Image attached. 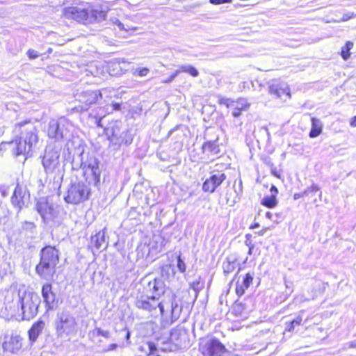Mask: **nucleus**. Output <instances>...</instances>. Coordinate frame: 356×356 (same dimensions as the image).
<instances>
[{
  "label": "nucleus",
  "instance_id": "nucleus-4",
  "mask_svg": "<svg viewBox=\"0 0 356 356\" xmlns=\"http://www.w3.org/2000/svg\"><path fill=\"white\" fill-rule=\"evenodd\" d=\"M40 260L35 267L37 274L42 279L49 280L56 273L59 262V251L53 246L47 245L40 250Z\"/></svg>",
  "mask_w": 356,
  "mask_h": 356
},
{
  "label": "nucleus",
  "instance_id": "nucleus-40",
  "mask_svg": "<svg viewBox=\"0 0 356 356\" xmlns=\"http://www.w3.org/2000/svg\"><path fill=\"white\" fill-rule=\"evenodd\" d=\"M320 190L319 187L317 185L313 184L310 188L306 189L303 194L308 195L309 193H316Z\"/></svg>",
  "mask_w": 356,
  "mask_h": 356
},
{
  "label": "nucleus",
  "instance_id": "nucleus-62",
  "mask_svg": "<svg viewBox=\"0 0 356 356\" xmlns=\"http://www.w3.org/2000/svg\"><path fill=\"white\" fill-rule=\"evenodd\" d=\"M265 231H266L265 229H263V230L260 231V232H259V235H261V236L264 235V233H265Z\"/></svg>",
  "mask_w": 356,
  "mask_h": 356
},
{
  "label": "nucleus",
  "instance_id": "nucleus-24",
  "mask_svg": "<svg viewBox=\"0 0 356 356\" xmlns=\"http://www.w3.org/2000/svg\"><path fill=\"white\" fill-rule=\"evenodd\" d=\"M202 150L204 153L216 155L220 152L219 146L218 145V138L214 140H209L202 145Z\"/></svg>",
  "mask_w": 356,
  "mask_h": 356
},
{
  "label": "nucleus",
  "instance_id": "nucleus-31",
  "mask_svg": "<svg viewBox=\"0 0 356 356\" xmlns=\"http://www.w3.org/2000/svg\"><path fill=\"white\" fill-rule=\"evenodd\" d=\"M218 102L220 104L225 105L227 108L234 106V100L229 99V98L222 97L218 98Z\"/></svg>",
  "mask_w": 356,
  "mask_h": 356
},
{
  "label": "nucleus",
  "instance_id": "nucleus-32",
  "mask_svg": "<svg viewBox=\"0 0 356 356\" xmlns=\"http://www.w3.org/2000/svg\"><path fill=\"white\" fill-rule=\"evenodd\" d=\"M177 267L180 273H185L186 269V266L184 261L181 259L180 255L177 257Z\"/></svg>",
  "mask_w": 356,
  "mask_h": 356
},
{
  "label": "nucleus",
  "instance_id": "nucleus-14",
  "mask_svg": "<svg viewBox=\"0 0 356 356\" xmlns=\"http://www.w3.org/2000/svg\"><path fill=\"white\" fill-rule=\"evenodd\" d=\"M68 122L65 119L51 120L49 124L48 136L57 140L68 136Z\"/></svg>",
  "mask_w": 356,
  "mask_h": 356
},
{
  "label": "nucleus",
  "instance_id": "nucleus-54",
  "mask_svg": "<svg viewBox=\"0 0 356 356\" xmlns=\"http://www.w3.org/2000/svg\"><path fill=\"white\" fill-rule=\"evenodd\" d=\"M348 348H356V341H351L347 344Z\"/></svg>",
  "mask_w": 356,
  "mask_h": 356
},
{
  "label": "nucleus",
  "instance_id": "nucleus-21",
  "mask_svg": "<svg viewBox=\"0 0 356 356\" xmlns=\"http://www.w3.org/2000/svg\"><path fill=\"white\" fill-rule=\"evenodd\" d=\"M181 72L187 73L193 77H197L199 76V71L194 66L190 64H183L179 65L178 69L176 70L168 79L162 80V82L170 83Z\"/></svg>",
  "mask_w": 356,
  "mask_h": 356
},
{
  "label": "nucleus",
  "instance_id": "nucleus-41",
  "mask_svg": "<svg viewBox=\"0 0 356 356\" xmlns=\"http://www.w3.org/2000/svg\"><path fill=\"white\" fill-rule=\"evenodd\" d=\"M112 23L118 26L120 30H126L124 24L117 18L114 17L111 19Z\"/></svg>",
  "mask_w": 356,
  "mask_h": 356
},
{
  "label": "nucleus",
  "instance_id": "nucleus-13",
  "mask_svg": "<svg viewBox=\"0 0 356 356\" xmlns=\"http://www.w3.org/2000/svg\"><path fill=\"white\" fill-rule=\"evenodd\" d=\"M199 356H234L218 340L213 339L200 348Z\"/></svg>",
  "mask_w": 356,
  "mask_h": 356
},
{
  "label": "nucleus",
  "instance_id": "nucleus-15",
  "mask_svg": "<svg viewBox=\"0 0 356 356\" xmlns=\"http://www.w3.org/2000/svg\"><path fill=\"white\" fill-rule=\"evenodd\" d=\"M226 178V175L221 172L211 173L210 177L206 179L202 184V191L206 193H214L216 189L222 184Z\"/></svg>",
  "mask_w": 356,
  "mask_h": 356
},
{
  "label": "nucleus",
  "instance_id": "nucleus-50",
  "mask_svg": "<svg viewBox=\"0 0 356 356\" xmlns=\"http://www.w3.org/2000/svg\"><path fill=\"white\" fill-rule=\"evenodd\" d=\"M270 172H271V174L277 177V178H280V175L278 173L277 170V168L274 165L273 166L272 168H270Z\"/></svg>",
  "mask_w": 356,
  "mask_h": 356
},
{
  "label": "nucleus",
  "instance_id": "nucleus-43",
  "mask_svg": "<svg viewBox=\"0 0 356 356\" xmlns=\"http://www.w3.org/2000/svg\"><path fill=\"white\" fill-rule=\"evenodd\" d=\"M303 313V311H301L299 314V315L294 319L291 321V323L295 325V326H298L301 324V322L302 321V317L301 316V314Z\"/></svg>",
  "mask_w": 356,
  "mask_h": 356
},
{
  "label": "nucleus",
  "instance_id": "nucleus-6",
  "mask_svg": "<svg viewBox=\"0 0 356 356\" xmlns=\"http://www.w3.org/2000/svg\"><path fill=\"white\" fill-rule=\"evenodd\" d=\"M63 15L67 19H72L78 22L87 24L103 21L106 13L104 10L90 7L87 8L69 7L64 9Z\"/></svg>",
  "mask_w": 356,
  "mask_h": 356
},
{
  "label": "nucleus",
  "instance_id": "nucleus-16",
  "mask_svg": "<svg viewBox=\"0 0 356 356\" xmlns=\"http://www.w3.org/2000/svg\"><path fill=\"white\" fill-rule=\"evenodd\" d=\"M86 75L88 76L90 74L95 80L94 83H99L104 79L106 75V71L105 70L104 66L102 63L98 61H92L90 63L85 70Z\"/></svg>",
  "mask_w": 356,
  "mask_h": 356
},
{
  "label": "nucleus",
  "instance_id": "nucleus-8",
  "mask_svg": "<svg viewBox=\"0 0 356 356\" xmlns=\"http://www.w3.org/2000/svg\"><path fill=\"white\" fill-rule=\"evenodd\" d=\"M158 312L165 318L166 325H171L180 316L182 306L178 303L174 295L169 296L168 300L159 301Z\"/></svg>",
  "mask_w": 356,
  "mask_h": 356
},
{
  "label": "nucleus",
  "instance_id": "nucleus-1",
  "mask_svg": "<svg viewBox=\"0 0 356 356\" xmlns=\"http://www.w3.org/2000/svg\"><path fill=\"white\" fill-rule=\"evenodd\" d=\"M14 132L19 134L22 142H25V145L20 143H10L12 151L16 156L26 155L31 156L38 142V137L36 133L35 127L30 120H25L19 122L15 125Z\"/></svg>",
  "mask_w": 356,
  "mask_h": 356
},
{
  "label": "nucleus",
  "instance_id": "nucleus-5",
  "mask_svg": "<svg viewBox=\"0 0 356 356\" xmlns=\"http://www.w3.org/2000/svg\"><path fill=\"white\" fill-rule=\"evenodd\" d=\"M40 303V298L35 292L21 289L18 291L17 305L21 312L22 320L33 318L38 312Z\"/></svg>",
  "mask_w": 356,
  "mask_h": 356
},
{
  "label": "nucleus",
  "instance_id": "nucleus-10",
  "mask_svg": "<svg viewBox=\"0 0 356 356\" xmlns=\"http://www.w3.org/2000/svg\"><path fill=\"white\" fill-rule=\"evenodd\" d=\"M42 166L47 174H57L60 172V150L49 146L44 151L42 160Z\"/></svg>",
  "mask_w": 356,
  "mask_h": 356
},
{
  "label": "nucleus",
  "instance_id": "nucleus-11",
  "mask_svg": "<svg viewBox=\"0 0 356 356\" xmlns=\"http://www.w3.org/2000/svg\"><path fill=\"white\" fill-rule=\"evenodd\" d=\"M83 182L72 184L68 188L67 195L65 200L67 203L76 204L88 199L90 188Z\"/></svg>",
  "mask_w": 356,
  "mask_h": 356
},
{
  "label": "nucleus",
  "instance_id": "nucleus-39",
  "mask_svg": "<svg viewBox=\"0 0 356 356\" xmlns=\"http://www.w3.org/2000/svg\"><path fill=\"white\" fill-rule=\"evenodd\" d=\"M26 54L30 59H35L40 55V53L32 49H29Z\"/></svg>",
  "mask_w": 356,
  "mask_h": 356
},
{
  "label": "nucleus",
  "instance_id": "nucleus-48",
  "mask_svg": "<svg viewBox=\"0 0 356 356\" xmlns=\"http://www.w3.org/2000/svg\"><path fill=\"white\" fill-rule=\"evenodd\" d=\"M270 195H273L276 197V196L278 193V190H277V187L274 185H272L270 187Z\"/></svg>",
  "mask_w": 356,
  "mask_h": 356
},
{
  "label": "nucleus",
  "instance_id": "nucleus-38",
  "mask_svg": "<svg viewBox=\"0 0 356 356\" xmlns=\"http://www.w3.org/2000/svg\"><path fill=\"white\" fill-rule=\"evenodd\" d=\"M248 288H245V286L241 283H236V293L238 296H241L244 294L245 289Z\"/></svg>",
  "mask_w": 356,
  "mask_h": 356
},
{
  "label": "nucleus",
  "instance_id": "nucleus-17",
  "mask_svg": "<svg viewBox=\"0 0 356 356\" xmlns=\"http://www.w3.org/2000/svg\"><path fill=\"white\" fill-rule=\"evenodd\" d=\"M77 99L85 106H82V110H88V107L95 104L99 97H102L100 90H82L79 94H77Z\"/></svg>",
  "mask_w": 356,
  "mask_h": 356
},
{
  "label": "nucleus",
  "instance_id": "nucleus-53",
  "mask_svg": "<svg viewBox=\"0 0 356 356\" xmlns=\"http://www.w3.org/2000/svg\"><path fill=\"white\" fill-rule=\"evenodd\" d=\"M113 109L115 111H119L121 108V106L119 103H115L113 104Z\"/></svg>",
  "mask_w": 356,
  "mask_h": 356
},
{
  "label": "nucleus",
  "instance_id": "nucleus-33",
  "mask_svg": "<svg viewBox=\"0 0 356 356\" xmlns=\"http://www.w3.org/2000/svg\"><path fill=\"white\" fill-rule=\"evenodd\" d=\"M93 335L102 336L105 338L110 337V333L107 330H102L101 328L97 327L92 331Z\"/></svg>",
  "mask_w": 356,
  "mask_h": 356
},
{
  "label": "nucleus",
  "instance_id": "nucleus-30",
  "mask_svg": "<svg viewBox=\"0 0 356 356\" xmlns=\"http://www.w3.org/2000/svg\"><path fill=\"white\" fill-rule=\"evenodd\" d=\"M353 47V43L348 41L345 46L341 48V56L344 60H347L350 57V50Z\"/></svg>",
  "mask_w": 356,
  "mask_h": 356
},
{
  "label": "nucleus",
  "instance_id": "nucleus-37",
  "mask_svg": "<svg viewBox=\"0 0 356 356\" xmlns=\"http://www.w3.org/2000/svg\"><path fill=\"white\" fill-rule=\"evenodd\" d=\"M252 280L253 276L250 273H247L243 280L242 284L245 286V288H248L250 284L252 282Z\"/></svg>",
  "mask_w": 356,
  "mask_h": 356
},
{
  "label": "nucleus",
  "instance_id": "nucleus-19",
  "mask_svg": "<svg viewBox=\"0 0 356 356\" xmlns=\"http://www.w3.org/2000/svg\"><path fill=\"white\" fill-rule=\"evenodd\" d=\"M29 196L26 195V191L19 185L15 187L13 195L11 197L13 205L21 211L24 207L27 206Z\"/></svg>",
  "mask_w": 356,
  "mask_h": 356
},
{
  "label": "nucleus",
  "instance_id": "nucleus-61",
  "mask_svg": "<svg viewBox=\"0 0 356 356\" xmlns=\"http://www.w3.org/2000/svg\"><path fill=\"white\" fill-rule=\"evenodd\" d=\"M116 344H111L110 350H113L116 348Z\"/></svg>",
  "mask_w": 356,
  "mask_h": 356
},
{
  "label": "nucleus",
  "instance_id": "nucleus-18",
  "mask_svg": "<svg viewBox=\"0 0 356 356\" xmlns=\"http://www.w3.org/2000/svg\"><path fill=\"white\" fill-rule=\"evenodd\" d=\"M124 129L120 121L111 122L108 127L104 128V132L110 143L113 145L118 143V138L120 136Z\"/></svg>",
  "mask_w": 356,
  "mask_h": 356
},
{
  "label": "nucleus",
  "instance_id": "nucleus-57",
  "mask_svg": "<svg viewBox=\"0 0 356 356\" xmlns=\"http://www.w3.org/2000/svg\"><path fill=\"white\" fill-rule=\"evenodd\" d=\"M11 143H20L22 145H25V142H22V138L19 137L18 139H16L15 141H12Z\"/></svg>",
  "mask_w": 356,
  "mask_h": 356
},
{
  "label": "nucleus",
  "instance_id": "nucleus-36",
  "mask_svg": "<svg viewBox=\"0 0 356 356\" xmlns=\"http://www.w3.org/2000/svg\"><path fill=\"white\" fill-rule=\"evenodd\" d=\"M149 70L147 67L136 69L134 72L135 76H145L149 73Z\"/></svg>",
  "mask_w": 356,
  "mask_h": 356
},
{
  "label": "nucleus",
  "instance_id": "nucleus-7",
  "mask_svg": "<svg viewBox=\"0 0 356 356\" xmlns=\"http://www.w3.org/2000/svg\"><path fill=\"white\" fill-rule=\"evenodd\" d=\"M54 324L56 334L60 338L75 334L77 332L78 323L76 319L67 309H63L56 314Z\"/></svg>",
  "mask_w": 356,
  "mask_h": 356
},
{
  "label": "nucleus",
  "instance_id": "nucleus-56",
  "mask_svg": "<svg viewBox=\"0 0 356 356\" xmlns=\"http://www.w3.org/2000/svg\"><path fill=\"white\" fill-rule=\"evenodd\" d=\"M246 244H247V245H248V246H249V251H248V254H252V249H253V248H254V247H253V245H251V244H250V243H246Z\"/></svg>",
  "mask_w": 356,
  "mask_h": 356
},
{
  "label": "nucleus",
  "instance_id": "nucleus-27",
  "mask_svg": "<svg viewBox=\"0 0 356 356\" xmlns=\"http://www.w3.org/2000/svg\"><path fill=\"white\" fill-rule=\"evenodd\" d=\"M322 123L320 120L312 118V129L309 132L311 138H316L320 135L322 131Z\"/></svg>",
  "mask_w": 356,
  "mask_h": 356
},
{
  "label": "nucleus",
  "instance_id": "nucleus-55",
  "mask_svg": "<svg viewBox=\"0 0 356 356\" xmlns=\"http://www.w3.org/2000/svg\"><path fill=\"white\" fill-rule=\"evenodd\" d=\"M305 194H303V193H296V194L294 195V197H294V199H295V200H297V199H298V198H300V197H303V196H305Z\"/></svg>",
  "mask_w": 356,
  "mask_h": 356
},
{
  "label": "nucleus",
  "instance_id": "nucleus-58",
  "mask_svg": "<svg viewBox=\"0 0 356 356\" xmlns=\"http://www.w3.org/2000/svg\"><path fill=\"white\" fill-rule=\"evenodd\" d=\"M266 217L267 218L271 219V218H272V213H271L270 212H269V211L266 212Z\"/></svg>",
  "mask_w": 356,
  "mask_h": 356
},
{
  "label": "nucleus",
  "instance_id": "nucleus-12",
  "mask_svg": "<svg viewBox=\"0 0 356 356\" xmlns=\"http://www.w3.org/2000/svg\"><path fill=\"white\" fill-rule=\"evenodd\" d=\"M24 339L17 330H12L5 334L2 348L3 351L11 354H17L23 346Z\"/></svg>",
  "mask_w": 356,
  "mask_h": 356
},
{
  "label": "nucleus",
  "instance_id": "nucleus-45",
  "mask_svg": "<svg viewBox=\"0 0 356 356\" xmlns=\"http://www.w3.org/2000/svg\"><path fill=\"white\" fill-rule=\"evenodd\" d=\"M232 0H209V2L213 5H219L226 3H231Z\"/></svg>",
  "mask_w": 356,
  "mask_h": 356
},
{
  "label": "nucleus",
  "instance_id": "nucleus-49",
  "mask_svg": "<svg viewBox=\"0 0 356 356\" xmlns=\"http://www.w3.org/2000/svg\"><path fill=\"white\" fill-rule=\"evenodd\" d=\"M243 89L248 88L249 89L250 87H254L253 82L250 81H244L243 83Z\"/></svg>",
  "mask_w": 356,
  "mask_h": 356
},
{
  "label": "nucleus",
  "instance_id": "nucleus-52",
  "mask_svg": "<svg viewBox=\"0 0 356 356\" xmlns=\"http://www.w3.org/2000/svg\"><path fill=\"white\" fill-rule=\"evenodd\" d=\"M295 325L291 322L289 325L287 326V328L286 330L289 332H292L293 331L294 328H295Z\"/></svg>",
  "mask_w": 356,
  "mask_h": 356
},
{
  "label": "nucleus",
  "instance_id": "nucleus-29",
  "mask_svg": "<svg viewBox=\"0 0 356 356\" xmlns=\"http://www.w3.org/2000/svg\"><path fill=\"white\" fill-rule=\"evenodd\" d=\"M261 203L268 208H274L277 204V200L273 195L266 196L261 200Z\"/></svg>",
  "mask_w": 356,
  "mask_h": 356
},
{
  "label": "nucleus",
  "instance_id": "nucleus-60",
  "mask_svg": "<svg viewBox=\"0 0 356 356\" xmlns=\"http://www.w3.org/2000/svg\"><path fill=\"white\" fill-rule=\"evenodd\" d=\"M101 121H102V118H99V119L98 120L97 122V127H103V126H102V123H101Z\"/></svg>",
  "mask_w": 356,
  "mask_h": 356
},
{
  "label": "nucleus",
  "instance_id": "nucleus-35",
  "mask_svg": "<svg viewBox=\"0 0 356 356\" xmlns=\"http://www.w3.org/2000/svg\"><path fill=\"white\" fill-rule=\"evenodd\" d=\"M249 104L245 99H239L236 102L234 101V106H236L241 110L245 109Z\"/></svg>",
  "mask_w": 356,
  "mask_h": 356
},
{
  "label": "nucleus",
  "instance_id": "nucleus-46",
  "mask_svg": "<svg viewBox=\"0 0 356 356\" xmlns=\"http://www.w3.org/2000/svg\"><path fill=\"white\" fill-rule=\"evenodd\" d=\"M263 162L270 168L274 166L273 163L270 157L266 156L263 159Z\"/></svg>",
  "mask_w": 356,
  "mask_h": 356
},
{
  "label": "nucleus",
  "instance_id": "nucleus-25",
  "mask_svg": "<svg viewBox=\"0 0 356 356\" xmlns=\"http://www.w3.org/2000/svg\"><path fill=\"white\" fill-rule=\"evenodd\" d=\"M117 141L118 143H115L113 145L120 146L122 144L126 145H130L133 141V135L131 134V131L127 129H124L118 138Z\"/></svg>",
  "mask_w": 356,
  "mask_h": 356
},
{
  "label": "nucleus",
  "instance_id": "nucleus-44",
  "mask_svg": "<svg viewBox=\"0 0 356 356\" xmlns=\"http://www.w3.org/2000/svg\"><path fill=\"white\" fill-rule=\"evenodd\" d=\"M22 227L24 229L32 230V229H33L35 227V225L32 222L26 221V222H24Z\"/></svg>",
  "mask_w": 356,
  "mask_h": 356
},
{
  "label": "nucleus",
  "instance_id": "nucleus-28",
  "mask_svg": "<svg viewBox=\"0 0 356 356\" xmlns=\"http://www.w3.org/2000/svg\"><path fill=\"white\" fill-rule=\"evenodd\" d=\"M269 92L272 97L280 98L283 102H286L291 98L289 90H269Z\"/></svg>",
  "mask_w": 356,
  "mask_h": 356
},
{
  "label": "nucleus",
  "instance_id": "nucleus-63",
  "mask_svg": "<svg viewBox=\"0 0 356 356\" xmlns=\"http://www.w3.org/2000/svg\"><path fill=\"white\" fill-rule=\"evenodd\" d=\"M259 226V223H255L254 225L252 226V228H256Z\"/></svg>",
  "mask_w": 356,
  "mask_h": 356
},
{
  "label": "nucleus",
  "instance_id": "nucleus-42",
  "mask_svg": "<svg viewBox=\"0 0 356 356\" xmlns=\"http://www.w3.org/2000/svg\"><path fill=\"white\" fill-rule=\"evenodd\" d=\"M356 17V13H344L343 15V17L341 19V22H346V21H348V19L353 18V17Z\"/></svg>",
  "mask_w": 356,
  "mask_h": 356
},
{
  "label": "nucleus",
  "instance_id": "nucleus-3",
  "mask_svg": "<svg viewBox=\"0 0 356 356\" xmlns=\"http://www.w3.org/2000/svg\"><path fill=\"white\" fill-rule=\"evenodd\" d=\"M83 151L74 156L72 161V168L74 170H83V174L88 184L97 186L100 181L102 169L99 161L92 155L87 154L84 160Z\"/></svg>",
  "mask_w": 356,
  "mask_h": 356
},
{
  "label": "nucleus",
  "instance_id": "nucleus-22",
  "mask_svg": "<svg viewBox=\"0 0 356 356\" xmlns=\"http://www.w3.org/2000/svg\"><path fill=\"white\" fill-rule=\"evenodd\" d=\"M44 327L45 323L42 320H38L32 325L28 332L29 339L31 343H33L37 341L38 337L42 334L44 329Z\"/></svg>",
  "mask_w": 356,
  "mask_h": 356
},
{
  "label": "nucleus",
  "instance_id": "nucleus-34",
  "mask_svg": "<svg viewBox=\"0 0 356 356\" xmlns=\"http://www.w3.org/2000/svg\"><path fill=\"white\" fill-rule=\"evenodd\" d=\"M245 307L242 303L236 302L233 307V312L237 316L241 315Z\"/></svg>",
  "mask_w": 356,
  "mask_h": 356
},
{
  "label": "nucleus",
  "instance_id": "nucleus-47",
  "mask_svg": "<svg viewBox=\"0 0 356 356\" xmlns=\"http://www.w3.org/2000/svg\"><path fill=\"white\" fill-rule=\"evenodd\" d=\"M234 108V111L232 112V115L235 118H238L241 114V109L236 106H232Z\"/></svg>",
  "mask_w": 356,
  "mask_h": 356
},
{
  "label": "nucleus",
  "instance_id": "nucleus-20",
  "mask_svg": "<svg viewBox=\"0 0 356 356\" xmlns=\"http://www.w3.org/2000/svg\"><path fill=\"white\" fill-rule=\"evenodd\" d=\"M42 296L47 311L52 310L56 307V294L52 291L51 284H46L42 286Z\"/></svg>",
  "mask_w": 356,
  "mask_h": 356
},
{
  "label": "nucleus",
  "instance_id": "nucleus-51",
  "mask_svg": "<svg viewBox=\"0 0 356 356\" xmlns=\"http://www.w3.org/2000/svg\"><path fill=\"white\" fill-rule=\"evenodd\" d=\"M350 125L353 127H356V116H354L351 118L350 121Z\"/></svg>",
  "mask_w": 356,
  "mask_h": 356
},
{
  "label": "nucleus",
  "instance_id": "nucleus-23",
  "mask_svg": "<svg viewBox=\"0 0 356 356\" xmlns=\"http://www.w3.org/2000/svg\"><path fill=\"white\" fill-rule=\"evenodd\" d=\"M91 243L97 250L101 248L105 249L106 248L105 239V228L99 231L95 236H92Z\"/></svg>",
  "mask_w": 356,
  "mask_h": 356
},
{
  "label": "nucleus",
  "instance_id": "nucleus-26",
  "mask_svg": "<svg viewBox=\"0 0 356 356\" xmlns=\"http://www.w3.org/2000/svg\"><path fill=\"white\" fill-rule=\"evenodd\" d=\"M223 273L227 276L232 273L236 267V259L232 257H227L222 263Z\"/></svg>",
  "mask_w": 356,
  "mask_h": 356
},
{
  "label": "nucleus",
  "instance_id": "nucleus-64",
  "mask_svg": "<svg viewBox=\"0 0 356 356\" xmlns=\"http://www.w3.org/2000/svg\"><path fill=\"white\" fill-rule=\"evenodd\" d=\"M129 337H130V333H129V332H127V336H126L127 339H129Z\"/></svg>",
  "mask_w": 356,
  "mask_h": 356
},
{
  "label": "nucleus",
  "instance_id": "nucleus-59",
  "mask_svg": "<svg viewBox=\"0 0 356 356\" xmlns=\"http://www.w3.org/2000/svg\"><path fill=\"white\" fill-rule=\"evenodd\" d=\"M124 60L123 58L116 59V63L120 64V63H124Z\"/></svg>",
  "mask_w": 356,
  "mask_h": 356
},
{
  "label": "nucleus",
  "instance_id": "nucleus-2",
  "mask_svg": "<svg viewBox=\"0 0 356 356\" xmlns=\"http://www.w3.org/2000/svg\"><path fill=\"white\" fill-rule=\"evenodd\" d=\"M165 287V284L161 279L155 278L149 281L146 289L149 292H152V295L137 294L135 298L134 305L139 309L152 314H157L159 298L164 294Z\"/></svg>",
  "mask_w": 356,
  "mask_h": 356
},
{
  "label": "nucleus",
  "instance_id": "nucleus-9",
  "mask_svg": "<svg viewBox=\"0 0 356 356\" xmlns=\"http://www.w3.org/2000/svg\"><path fill=\"white\" fill-rule=\"evenodd\" d=\"M36 209L45 224L58 225L61 222L58 207L46 199L42 198L38 202Z\"/></svg>",
  "mask_w": 356,
  "mask_h": 356
}]
</instances>
